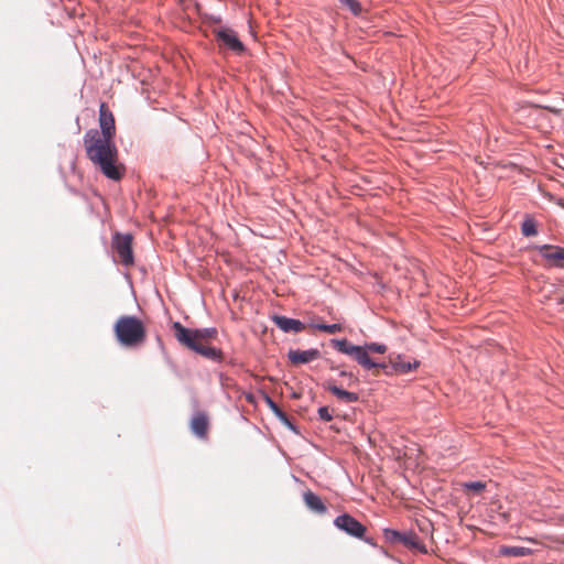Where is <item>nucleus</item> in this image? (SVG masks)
<instances>
[{
    "label": "nucleus",
    "instance_id": "3",
    "mask_svg": "<svg viewBox=\"0 0 564 564\" xmlns=\"http://www.w3.org/2000/svg\"><path fill=\"white\" fill-rule=\"evenodd\" d=\"M333 346L345 355L352 357L358 364H360L365 369H375L378 372L380 371V365L382 362H376L369 357V352L366 346H357L349 343L347 339H333Z\"/></svg>",
    "mask_w": 564,
    "mask_h": 564
},
{
    "label": "nucleus",
    "instance_id": "11",
    "mask_svg": "<svg viewBox=\"0 0 564 564\" xmlns=\"http://www.w3.org/2000/svg\"><path fill=\"white\" fill-rule=\"evenodd\" d=\"M272 321L284 333H301L305 329V324L300 319L274 315Z\"/></svg>",
    "mask_w": 564,
    "mask_h": 564
},
{
    "label": "nucleus",
    "instance_id": "7",
    "mask_svg": "<svg viewBox=\"0 0 564 564\" xmlns=\"http://www.w3.org/2000/svg\"><path fill=\"white\" fill-rule=\"evenodd\" d=\"M334 525L350 536L362 539L366 527L348 513L340 514L335 518Z\"/></svg>",
    "mask_w": 564,
    "mask_h": 564
},
{
    "label": "nucleus",
    "instance_id": "2",
    "mask_svg": "<svg viewBox=\"0 0 564 564\" xmlns=\"http://www.w3.org/2000/svg\"><path fill=\"white\" fill-rule=\"evenodd\" d=\"M116 337L122 346L134 347L145 340L147 332L143 323L135 316H120L113 327Z\"/></svg>",
    "mask_w": 564,
    "mask_h": 564
},
{
    "label": "nucleus",
    "instance_id": "1",
    "mask_svg": "<svg viewBox=\"0 0 564 564\" xmlns=\"http://www.w3.org/2000/svg\"><path fill=\"white\" fill-rule=\"evenodd\" d=\"M99 127L100 131L89 129L85 132L83 142L86 155L107 178L119 181L123 176L124 167L118 164V149L113 141L115 118L104 104L99 108Z\"/></svg>",
    "mask_w": 564,
    "mask_h": 564
},
{
    "label": "nucleus",
    "instance_id": "15",
    "mask_svg": "<svg viewBox=\"0 0 564 564\" xmlns=\"http://www.w3.org/2000/svg\"><path fill=\"white\" fill-rule=\"evenodd\" d=\"M187 332L188 337L194 343H204L205 340L217 336V329L215 327L199 329L187 328Z\"/></svg>",
    "mask_w": 564,
    "mask_h": 564
},
{
    "label": "nucleus",
    "instance_id": "14",
    "mask_svg": "<svg viewBox=\"0 0 564 564\" xmlns=\"http://www.w3.org/2000/svg\"><path fill=\"white\" fill-rule=\"evenodd\" d=\"M303 499L306 507L318 514H324L327 511L325 503L322 499L311 490H307L303 494Z\"/></svg>",
    "mask_w": 564,
    "mask_h": 564
},
{
    "label": "nucleus",
    "instance_id": "19",
    "mask_svg": "<svg viewBox=\"0 0 564 564\" xmlns=\"http://www.w3.org/2000/svg\"><path fill=\"white\" fill-rule=\"evenodd\" d=\"M315 329L328 333V334H335L338 332H341L343 326L340 324H313L312 325Z\"/></svg>",
    "mask_w": 564,
    "mask_h": 564
},
{
    "label": "nucleus",
    "instance_id": "16",
    "mask_svg": "<svg viewBox=\"0 0 564 564\" xmlns=\"http://www.w3.org/2000/svg\"><path fill=\"white\" fill-rule=\"evenodd\" d=\"M531 553V550L523 546H505L501 549V554L514 557L527 556Z\"/></svg>",
    "mask_w": 564,
    "mask_h": 564
},
{
    "label": "nucleus",
    "instance_id": "27",
    "mask_svg": "<svg viewBox=\"0 0 564 564\" xmlns=\"http://www.w3.org/2000/svg\"><path fill=\"white\" fill-rule=\"evenodd\" d=\"M301 395H302L301 391H299V390H292V397H293L294 399H297V398H300Z\"/></svg>",
    "mask_w": 564,
    "mask_h": 564
},
{
    "label": "nucleus",
    "instance_id": "8",
    "mask_svg": "<svg viewBox=\"0 0 564 564\" xmlns=\"http://www.w3.org/2000/svg\"><path fill=\"white\" fill-rule=\"evenodd\" d=\"M216 36L223 45L235 53L240 54L246 50L243 43L237 36V33L230 29L218 30Z\"/></svg>",
    "mask_w": 564,
    "mask_h": 564
},
{
    "label": "nucleus",
    "instance_id": "24",
    "mask_svg": "<svg viewBox=\"0 0 564 564\" xmlns=\"http://www.w3.org/2000/svg\"><path fill=\"white\" fill-rule=\"evenodd\" d=\"M465 489L467 490H473V491H476V492H481L485 488H486V485L481 481H469V482H466L464 485Z\"/></svg>",
    "mask_w": 564,
    "mask_h": 564
},
{
    "label": "nucleus",
    "instance_id": "26",
    "mask_svg": "<svg viewBox=\"0 0 564 564\" xmlns=\"http://www.w3.org/2000/svg\"><path fill=\"white\" fill-rule=\"evenodd\" d=\"M415 544H416L417 546H413V549H414V550H417V551H420V552H421V553H423V554H426V553H427V549H426L425 544H424V543H422V542L420 541V539H417V540L415 541Z\"/></svg>",
    "mask_w": 564,
    "mask_h": 564
},
{
    "label": "nucleus",
    "instance_id": "29",
    "mask_svg": "<svg viewBox=\"0 0 564 564\" xmlns=\"http://www.w3.org/2000/svg\"><path fill=\"white\" fill-rule=\"evenodd\" d=\"M213 21H214L215 23H219V22L221 21V19H220L219 17H217V18H213Z\"/></svg>",
    "mask_w": 564,
    "mask_h": 564
},
{
    "label": "nucleus",
    "instance_id": "12",
    "mask_svg": "<svg viewBox=\"0 0 564 564\" xmlns=\"http://www.w3.org/2000/svg\"><path fill=\"white\" fill-rule=\"evenodd\" d=\"M262 393L267 404L272 410V412L275 414V416L280 420L282 424H284L289 430L293 431L294 433H299V430L296 425H294L286 413L280 409V406L268 395L265 394V390H258Z\"/></svg>",
    "mask_w": 564,
    "mask_h": 564
},
{
    "label": "nucleus",
    "instance_id": "9",
    "mask_svg": "<svg viewBox=\"0 0 564 564\" xmlns=\"http://www.w3.org/2000/svg\"><path fill=\"white\" fill-rule=\"evenodd\" d=\"M321 357V351L316 348H311L306 350L300 349H290L288 352V358L291 364L295 366L306 365L312 361L317 360Z\"/></svg>",
    "mask_w": 564,
    "mask_h": 564
},
{
    "label": "nucleus",
    "instance_id": "23",
    "mask_svg": "<svg viewBox=\"0 0 564 564\" xmlns=\"http://www.w3.org/2000/svg\"><path fill=\"white\" fill-rule=\"evenodd\" d=\"M368 352H375V354H384L387 351V346L383 344L378 343H371L365 345Z\"/></svg>",
    "mask_w": 564,
    "mask_h": 564
},
{
    "label": "nucleus",
    "instance_id": "4",
    "mask_svg": "<svg viewBox=\"0 0 564 564\" xmlns=\"http://www.w3.org/2000/svg\"><path fill=\"white\" fill-rule=\"evenodd\" d=\"M174 329L177 340L189 349L214 362H220L223 360V351L220 349L207 346L204 343L192 341L187 335V328L182 326L178 322L174 324Z\"/></svg>",
    "mask_w": 564,
    "mask_h": 564
},
{
    "label": "nucleus",
    "instance_id": "25",
    "mask_svg": "<svg viewBox=\"0 0 564 564\" xmlns=\"http://www.w3.org/2000/svg\"><path fill=\"white\" fill-rule=\"evenodd\" d=\"M318 417L324 422H329L333 419V415L327 406L318 408Z\"/></svg>",
    "mask_w": 564,
    "mask_h": 564
},
{
    "label": "nucleus",
    "instance_id": "6",
    "mask_svg": "<svg viewBox=\"0 0 564 564\" xmlns=\"http://www.w3.org/2000/svg\"><path fill=\"white\" fill-rule=\"evenodd\" d=\"M112 246L120 262L126 265H132L134 262L132 252V236L129 234H116L112 238Z\"/></svg>",
    "mask_w": 564,
    "mask_h": 564
},
{
    "label": "nucleus",
    "instance_id": "18",
    "mask_svg": "<svg viewBox=\"0 0 564 564\" xmlns=\"http://www.w3.org/2000/svg\"><path fill=\"white\" fill-rule=\"evenodd\" d=\"M336 398L345 403L356 402L359 400V394L351 390H332Z\"/></svg>",
    "mask_w": 564,
    "mask_h": 564
},
{
    "label": "nucleus",
    "instance_id": "20",
    "mask_svg": "<svg viewBox=\"0 0 564 564\" xmlns=\"http://www.w3.org/2000/svg\"><path fill=\"white\" fill-rule=\"evenodd\" d=\"M419 539V536L412 532V531H409V532H402V535H401V541L400 543H402L403 545H405L406 547H410V549H413V546H417L415 544V541Z\"/></svg>",
    "mask_w": 564,
    "mask_h": 564
},
{
    "label": "nucleus",
    "instance_id": "17",
    "mask_svg": "<svg viewBox=\"0 0 564 564\" xmlns=\"http://www.w3.org/2000/svg\"><path fill=\"white\" fill-rule=\"evenodd\" d=\"M521 232L524 237H532L538 234L536 224L532 217L527 216L522 221Z\"/></svg>",
    "mask_w": 564,
    "mask_h": 564
},
{
    "label": "nucleus",
    "instance_id": "22",
    "mask_svg": "<svg viewBox=\"0 0 564 564\" xmlns=\"http://www.w3.org/2000/svg\"><path fill=\"white\" fill-rule=\"evenodd\" d=\"M401 535H402V532H400V531L392 530V529L384 530V536L391 543H400Z\"/></svg>",
    "mask_w": 564,
    "mask_h": 564
},
{
    "label": "nucleus",
    "instance_id": "5",
    "mask_svg": "<svg viewBox=\"0 0 564 564\" xmlns=\"http://www.w3.org/2000/svg\"><path fill=\"white\" fill-rule=\"evenodd\" d=\"M420 366V361L417 360H406L404 356L399 354L389 355V361L382 362L380 365V371L384 375H408L411 371L417 369Z\"/></svg>",
    "mask_w": 564,
    "mask_h": 564
},
{
    "label": "nucleus",
    "instance_id": "28",
    "mask_svg": "<svg viewBox=\"0 0 564 564\" xmlns=\"http://www.w3.org/2000/svg\"><path fill=\"white\" fill-rule=\"evenodd\" d=\"M245 394H246V398H247L249 401H252V400H253V395H252V393L250 392V390L245 391Z\"/></svg>",
    "mask_w": 564,
    "mask_h": 564
},
{
    "label": "nucleus",
    "instance_id": "10",
    "mask_svg": "<svg viewBox=\"0 0 564 564\" xmlns=\"http://www.w3.org/2000/svg\"><path fill=\"white\" fill-rule=\"evenodd\" d=\"M541 256L554 267L564 265V248L543 245L539 248Z\"/></svg>",
    "mask_w": 564,
    "mask_h": 564
},
{
    "label": "nucleus",
    "instance_id": "21",
    "mask_svg": "<svg viewBox=\"0 0 564 564\" xmlns=\"http://www.w3.org/2000/svg\"><path fill=\"white\" fill-rule=\"evenodd\" d=\"M339 2L343 6L347 7L352 12V14H355V15L360 14L361 6L358 1H356V0H339Z\"/></svg>",
    "mask_w": 564,
    "mask_h": 564
},
{
    "label": "nucleus",
    "instance_id": "13",
    "mask_svg": "<svg viewBox=\"0 0 564 564\" xmlns=\"http://www.w3.org/2000/svg\"><path fill=\"white\" fill-rule=\"evenodd\" d=\"M191 431L199 438L207 435L208 417L204 412H196L191 420Z\"/></svg>",
    "mask_w": 564,
    "mask_h": 564
}]
</instances>
